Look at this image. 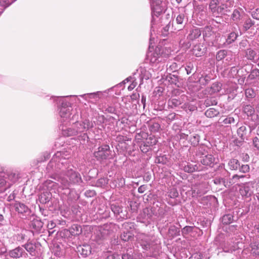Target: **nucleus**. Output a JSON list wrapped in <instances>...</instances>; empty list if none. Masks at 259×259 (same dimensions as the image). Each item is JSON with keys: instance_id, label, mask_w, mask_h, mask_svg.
Segmentation results:
<instances>
[{"instance_id": "obj_61", "label": "nucleus", "mask_w": 259, "mask_h": 259, "mask_svg": "<svg viewBox=\"0 0 259 259\" xmlns=\"http://www.w3.org/2000/svg\"><path fill=\"white\" fill-rule=\"evenodd\" d=\"M120 212L119 213V214H118V216H116V218L118 219V220H120L121 221L124 220V219H127L128 218V216H127V212L126 211V210H124V211L123 210V209H122L121 210H120Z\"/></svg>"}, {"instance_id": "obj_7", "label": "nucleus", "mask_w": 259, "mask_h": 259, "mask_svg": "<svg viewBox=\"0 0 259 259\" xmlns=\"http://www.w3.org/2000/svg\"><path fill=\"white\" fill-rule=\"evenodd\" d=\"M230 173L226 169L221 171L220 174H217L213 181L216 185L223 184L225 187H227L229 186L227 178L230 176Z\"/></svg>"}, {"instance_id": "obj_8", "label": "nucleus", "mask_w": 259, "mask_h": 259, "mask_svg": "<svg viewBox=\"0 0 259 259\" xmlns=\"http://www.w3.org/2000/svg\"><path fill=\"white\" fill-rule=\"evenodd\" d=\"M122 226L126 231H123L120 235L121 239L124 241H129L134 238V234L128 230V229H132L134 227V223L125 222L123 224Z\"/></svg>"}, {"instance_id": "obj_23", "label": "nucleus", "mask_w": 259, "mask_h": 259, "mask_svg": "<svg viewBox=\"0 0 259 259\" xmlns=\"http://www.w3.org/2000/svg\"><path fill=\"white\" fill-rule=\"evenodd\" d=\"M201 32L199 28H193L190 31L187 36V38L190 40H193L198 38L201 35Z\"/></svg>"}, {"instance_id": "obj_46", "label": "nucleus", "mask_w": 259, "mask_h": 259, "mask_svg": "<svg viewBox=\"0 0 259 259\" xmlns=\"http://www.w3.org/2000/svg\"><path fill=\"white\" fill-rule=\"evenodd\" d=\"M143 142L150 147V146L155 145L157 143V140L154 136H150L148 138H146V140Z\"/></svg>"}, {"instance_id": "obj_56", "label": "nucleus", "mask_w": 259, "mask_h": 259, "mask_svg": "<svg viewBox=\"0 0 259 259\" xmlns=\"http://www.w3.org/2000/svg\"><path fill=\"white\" fill-rule=\"evenodd\" d=\"M111 209L114 213V215L116 217L118 216V214H119L120 211V210L122 209V207H121L119 205L115 204H112L111 205Z\"/></svg>"}, {"instance_id": "obj_63", "label": "nucleus", "mask_w": 259, "mask_h": 259, "mask_svg": "<svg viewBox=\"0 0 259 259\" xmlns=\"http://www.w3.org/2000/svg\"><path fill=\"white\" fill-rule=\"evenodd\" d=\"M187 74H190L194 71V65L191 62H188L186 63V67L185 68Z\"/></svg>"}, {"instance_id": "obj_12", "label": "nucleus", "mask_w": 259, "mask_h": 259, "mask_svg": "<svg viewBox=\"0 0 259 259\" xmlns=\"http://www.w3.org/2000/svg\"><path fill=\"white\" fill-rule=\"evenodd\" d=\"M154 243L157 244L160 243V241L153 236H144L140 241V244L142 248L145 250L149 249Z\"/></svg>"}, {"instance_id": "obj_43", "label": "nucleus", "mask_w": 259, "mask_h": 259, "mask_svg": "<svg viewBox=\"0 0 259 259\" xmlns=\"http://www.w3.org/2000/svg\"><path fill=\"white\" fill-rule=\"evenodd\" d=\"M207 154V151L205 148L202 146H199L196 151L195 155L196 156L202 158V157Z\"/></svg>"}, {"instance_id": "obj_17", "label": "nucleus", "mask_w": 259, "mask_h": 259, "mask_svg": "<svg viewBox=\"0 0 259 259\" xmlns=\"http://www.w3.org/2000/svg\"><path fill=\"white\" fill-rule=\"evenodd\" d=\"M200 162L202 164L209 167H213L217 162L215 158L211 154H207L202 157L200 159Z\"/></svg>"}, {"instance_id": "obj_60", "label": "nucleus", "mask_w": 259, "mask_h": 259, "mask_svg": "<svg viewBox=\"0 0 259 259\" xmlns=\"http://www.w3.org/2000/svg\"><path fill=\"white\" fill-rule=\"evenodd\" d=\"M81 122L82 125L85 127V130H88L89 128H92L93 127V123L88 119H85Z\"/></svg>"}, {"instance_id": "obj_30", "label": "nucleus", "mask_w": 259, "mask_h": 259, "mask_svg": "<svg viewBox=\"0 0 259 259\" xmlns=\"http://www.w3.org/2000/svg\"><path fill=\"white\" fill-rule=\"evenodd\" d=\"M182 103V102L180 98H171L168 101V107H170L171 108H176L179 105H181Z\"/></svg>"}, {"instance_id": "obj_20", "label": "nucleus", "mask_w": 259, "mask_h": 259, "mask_svg": "<svg viewBox=\"0 0 259 259\" xmlns=\"http://www.w3.org/2000/svg\"><path fill=\"white\" fill-rule=\"evenodd\" d=\"M44 223L40 220L38 218L33 217V219L30 221V227L33 229L36 232H40L42 227Z\"/></svg>"}, {"instance_id": "obj_18", "label": "nucleus", "mask_w": 259, "mask_h": 259, "mask_svg": "<svg viewBox=\"0 0 259 259\" xmlns=\"http://www.w3.org/2000/svg\"><path fill=\"white\" fill-rule=\"evenodd\" d=\"M157 208L153 206L150 208L146 207L143 209L142 216L144 219L152 220L154 216H157Z\"/></svg>"}, {"instance_id": "obj_59", "label": "nucleus", "mask_w": 259, "mask_h": 259, "mask_svg": "<svg viewBox=\"0 0 259 259\" xmlns=\"http://www.w3.org/2000/svg\"><path fill=\"white\" fill-rule=\"evenodd\" d=\"M107 184L108 180L106 178H102L97 181L96 185L97 187H102Z\"/></svg>"}, {"instance_id": "obj_58", "label": "nucleus", "mask_w": 259, "mask_h": 259, "mask_svg": "<svg viewBox=\"0 0 259 259\" xmlns=\"http://www.w3.org/2000/svg\"><path fill=\"white\" fill-rule=\"evenodd\" d=\"M102 95V93L101 92H97L96 93H93L88 94H84L82 96H88L90 98H94V99H99L101 97Z\"/></svg>"}, {"instance_id": "obj_1", "label": "nucleus", "mask_w": 259, "mask_h": 259, "mask_svg": "<svg viewBox=\"0 0 259 259\" xmlns=\"http://www.w3.org/2000/svg\"><path fill=\"white\" fill-rule=\"evenodd\" d=\"M66 160L57 156H53L46 168L50 178L60 182L64 186H67L68 182L64 177V172L67 169Z\"/></svg>"}, {"instance_id": "obj_41", "label": "nucleus", "mask_w": 259, "mask_h": 259, "mask_svg": "<svg viewBox=\"0 0 259 259\" xmlns=\"http://www.w3.org/2000/svg\"><path fill=\"white\" fill-rule=\"evenodd\" d=\"M243 112L247 114L248 116H252L254 115V109L250 105H246L243 107Z\"/></svg>"}, {"instance_id": "obj_13", "label": "nucleus", "mask_w": 259, "mask_h": 259, "mask_svg": "<svg viewBox=\"0 0 259 259\" xmlns=\"http://www.w3.org/2000/svg\"><path fill=\"white\" fill-rule=\"evenodd\" d=\"M9 255L13 258H19L20 257H26L28 254L25 252L22 246L21 247L18 246L10 250L8 252Z\"/></svg>"}, {"instance_id": "obj_54", "label": "nucleus", "mask_w": 259, "mask_h": 259, "mask_svg": "<svg viewBox=\"0 0 259 259\" xmlns=\"http://www.w3.org/2000/svg\"><path fill=\"white\" fill-rule=\"evenodd\" d=\"M185 21H187V20L184 13H180L177 16L176 18V22L178 24L182 25Z\"/></svg>"}, {"instance_id": "obj_21", "label": "nucleus", "mask_w": 259, "mask_h": 259, "mask_svg": "<svg viewBox=\"0 0 259 259\" xmlns=\"http://www.w3.org/2000/svg\"><path fill=\"white\" fill-rule=\"evenodd\" d=\"M244 57L248 60L253 61L256 57V51L255 48L252 47V45L244 50Z\"/></svg>"}, {"instance_id": "obj_9", "label": "nucleus", "mask_w": 259, "mask_h": 259, "mask_svg": "<svg viewBox=\"0 0 259 259\" xmlns=\"http://www.w3.org/2000/svg\"><path fill=\"white\" fill-rule=\"evenodd\" d=\"M151 7L152 10V16L158 17L164 10L162 0H151Z\"/></svg>"}, {"instance_id": "obj_24", "label": "nucleus", "mask_w": 259, "mask_h": 259, "mask_svg": "<svg viewBox=\"0 0 259 259\" xmlns=\"http://www.w3.org/2000/svg\"><path fill=\"white\" fill-rule=\"evenodd\" d=\"M206 48L200 44L195 45L193 49V54L196 57H200L203 55L205 52Z\"/></svg>"}, {"instance_id": "obj_40", "label": "nucleus", "mask_w": 259, "mask_h": 259, "mask_svg": "<svg viewBox=\"0 0 259 259\" xmlns=\"http://www.w3.org/2000/svg\"><path fill=\"white\" fill-rule=\"evenodd\" d=\"M168 161V158L166 155H160L157 156L155 160V162L158 164H166Z\"/></svg>"}, {"instance_id": "obj_38", "label": "nucleus", "mask_w": 259, "mask_h": 259, "mask_svg": "<svg viewBox=\"0 0 259 259\" xmlns=\"http://www.w3.org/2000/svg\"><path fill=\"white\" fill-rule=\"evenodd\" d=\"M257 77H259V69L253 67H251L250 73L248 76L247 79L253 80Z\"/></svg>"}, {"instance_id": "obj_33", "label": "nucleus", "mask_w": 259, "mask_h": 259, "mask_svg": "<svg viewBox=\"0 0 259 259\" xmlns=\"http://www.w3.org/2000/svg\"><path fill=\"white\" fill-rule=\"evenodd\" d=\"M219 123L222 124V125L228 126L229 124H231L235 122V119L231 116H228L224 119L222 118H220L219 120Z\"/></svg>"}, {"instance_id": "obj_5", "label": "nucleus", "mask_w": 259, "mask_h": 259, "mask_svg": "<svg viewBox=\"0 0 259 259\" xmlns=\"http://www.w3.org/2000/svg\"><path fill=\"white\" fill-rule=\"evenodd\" d=\"M162 51L160 47H157L153 51H149L147 55V59L151 64H158L162 60Z\"/></svg>"}, {"instance_id": "obj_44", "label": "nucleus", "mask_w": 259, "mask_h": 259, "mask_svg": "<svg viewBox=\"0 0 259 259\" xmlns=\"http://www.w3.org/2000/svg\"><path fill=\"white\" fill-rule=\"evenodd\" d=\"M252 45L247 39L241 40L239 43V50L244 52V50L251 46Z\"/></svg>"}, {"instance_id": "obj_2", "label": "nucleus", "mask_w": 259, "mask_h": 259, "mask_svg": "<svg viewBox=\"0 0 259 259\" xmlns=\"http://www.w3.org/2000/svg\"><path fill=\"white\" fill-rule=\"evenodd\" d=\"M111 228L110 224H104L103 226H98L94 230L92 236L93 240L99 244L103 243L111 233Z\"/></svg>"}, {"instance_id": "obj_11", "label": "nucleus", "mask_w": 259, "mask_h": 259, "mask_svg": "<svg viewBox=\"0 0 259 259\" xmlns=\"http://www.w3.org/2000/svg\"><path fill=\"white\" fill-rule=\"evenodd\" d=\"M226 61L227 62L226 63L227 65L234 66L231 67V70L238 72V70H237L236 67L242 68V65L240 63L241 60H240L239 57L236 58L234 55H232L231 52H229L227 54V56L226 57Z\"/></svg>"}, {"instance_id": "obj_14", "label": "nucleus", "mask_w": 259, "mask_h": 259, "mask_svg": "<svg viewBox=\"0 0 259 259\" xmlns=\"http://www.w3.org/2000/svg\"><path fill=\"white\" fill-rule=\"evenodd\" d=\"M64 234L67 237L70 236H78L81 234L82 230L81 227L78 224H73L69 229L63 230Z\"/></svg>"}, {"instance_id": "obj_10", "label": "nucleus", "mask_w": 259, "mask_h": 259, "mask_svg": "<svg viewBox=\"0 0 259 259\" xmlns=\"http://www.w3.org/2000/svg\"><path fill=\"white\" fill-rule=\"evenodd\" d=\"M110 153L109 146L104 145L98 148V150L94 152V156L98 160H104L109 157Z\"/></svg>"}, {"instance_id": "obj_16", "label": "nucleus", "mask_w": 259, "mask_h": 259, "mask_svg": "<svg viewBox=\"0 0 259 259\" xmlns=\"http://www.w3.org/2000/svg\"><path fill=\"white\" fill-rule=\"evenodd\" d=\"M77 251L83 257H86L92 253L91 246L87 244L79 245L77 247Z\"/></svg>"}, {"instance_id": "obj_15", "label": "nucleus", "mask_w": 259, "mask_h": 259, "mask_svg": "<svg viewBox=\"0 0 259 259\" xmlns=\"http://www.w3.org/2000/svg\"><path fill=\"white\" fill-rule=\"evenodd\" d=\"M39 245H40V243L38 242H36L28 240L27 243L22 245V247L24 248L31 255L34 256L36 254V248Z\"/></svg>"}, {"instance_id": "obj_6", "label": "nucleus", "mask_w": 259, "mask_h": 259, "mask_svg": "<svg viewBox=\"0 0 259 259\" xmlns=\"http://www.w3.org/2000/svg\"><path fill=\"white\" fill-rule=\"evenodd\" d=\"M14 207L15 210L18 212L20 217L21 218L26 219L31 215V210L24 203L16 202L15 203Z\"/></svg>"}, {"instance_id": "obj_32", "label": "nucleus", "mask_w": 259, "mask_h": 259, "mask_svg": "<svg viewBox=\"0 0 259 259\" xmlns=\"http://www.w3.org/2000/svg\"><path fill=\"white\" fill-rule=\"evenodd\" d=\"M234 221V215L232 213H227L222 218V222L224 225H229Z\"/></svg>"}, {"instance_id": "obj_48", "label": "nucleus", "mask_w": 259, "mask_h": 259, "mask_svg": "<svg viewBox=\"0 0 259 259\" xmlns=\"http://www.w3.org/2000/svg\"><path fill=\"white\" fill-rule=\"evenodd\" d=\"M218 103L216 99L214 97L207 98L205 100L204 105L206 107L210 106L212 105H215Z\"/></svg>"}, {"instance_id": "obj_29", "label": "nucleus", "mask_w": 259, "mask_h": 259, "mask_svg": "<svg viewBox=\"0 0 259 259\" xmlns=\"http://www.w3.org/2000/svg\"><path fill=\"white\" fill-rule=\"evenodd\" d=\"M228 166L230 169L232 170H237L240 167V162L238 160L232 158L228 162Z\"/></svg>"}, {"instance_id": "obj_36", "label": "nucleus", "mask_w": 259, "mask_h": 259, "mask_svg": "<svg viewBox=\"0 0 259 259\" xmlns=\"http://www.w3.org/2000/svg\"><path fill=\"white\" fill-rule=\"evenodd\" d=\"M212 35L213 36L214 33L212 31L211 28L208 26L205 27L203 32V36L204 40L205 41L209 40V38Z\"/></svg>"}, {"instance_id": "obj_22", "label": "nucleus", "mask_w": 259, "mask_h": 259, "mask_svg": "<svg viewBox=\"0 0 259 259\" xmlns=\"http://www.w3.org/2000/svg\"><path fill=\"white\" fill-rule=\"evenodd\" d=\"M183 170L187 172L192 173L195 171H201L202 167L200 165L194 164L191 163H187V164L183 166Z\"/></svg>"}, {"instance_id": "obj_25", "label": "nucleus", "mask_w": 259, "mask_h": 259, "mask_svg": "<svg viewBox=\"0 0 259 259\" xmlns=\"http://www.w3.org/2000/svg\"><path fill=\"white\" fill-rule=\"evenodd\" d=\"M222 84L219 82L213 83L211 87L206 89L207 92L210 94H213L219 92L222 89Z\"/></svg>"}, {"instance_id": "obj_34", "label": "nucleus", "mask_w": 259, "mask_h": 259, "mask_svg": "<svg viewBox=\"0 0 259 259\" xmlns=\"http://www.w3.org/2000/svg\"><path fill=\"white\" fill-rule=\"evenodd\" d=\"M168 235L172 237H175L180 235V229L175 226H170L168 231Z\"/></svg>"}, {"instance_id": "obj_55", "label": "nucleus", "mask_w": 259, "mask_h": 259, "mask_svg": "<svg viewBox=\"0 0 259 259\" xmlns=\"http://www.w3.org/2000/svg\"><path fill=\"white\" fill-rule=\"evenodd\" d=\"M200 136L197 134H194L190 138V141L194 146H197L199 142Z\"/></svg>"}, {"instance_id": "obj_28", "label": "nucleus", "mask_w": 259, "mask_h": 259, "mask_svg": "<svg viewBox=\"0 0 259 259\" xmlns=\"http://www.w3.org/2000/svg\"><path fill=\"white\" fill-rule=\"evenodd\" d=\"M202 185L199 184L192 188V194L193 196H201L205 194L206 191L202 190Z\"/></svg>"}, {"instance_id": "obj_52", "label": "nucleus", "mask_w": 259, "mask_h": 259, "mask_svg": "<svg viewBox=\"0 0 259 259\" xmlns=\"http://www.w3.org/2000/svg\"><path fill=\"white\" fill-rule=\"evenodd\" d=\"M160 125L158 122H153L149 125V130L151 132L156 133L159 131Z\"/></svg>"}, {"instance_id": "obj_3", "label": "nucleus", "mask_w": 259, "mask_h": 259, "mask_svg": "<svg viewBox=\"0 0 259 259\" xmlns=\"http://www.w3.org/2000/svg\"><path fill=\"white\" fill-rule=\"evenodd\" d=\"M67 176L69 178L68 184L65 187H68L69 185V183L80 184L82 183V180L79 173L75 171L73 169L70 168L65 169L64 172V176Z\"/></svg>"}, {"instance_id": "obj_4", "label": "nucleus", "mask_w": 259, "mask_h": 259, "mask_svg": "<svg viewBox=\"0 0 259 259\" xmlns=\"http://www.w3.org/2000/svg\"><path fill=\"white\" fill-rule=\"evenodd\" d=\"M72 127L68 128L66 130L63 131V135L66 136H75L79 133L83 132L85 127L83 126L81 122L75 121Z\"/></svg>"}, {"instance_id": "obj_49", "label": "nucleus", "mask_w": 259, "mask_h": 259, "mask_svg": "<svg viewBox=\"0 0 259 259\" xmlns=\"http://www.w3.org/2000/svg\"><path fill=\"white\" fill-rule=\"evenodd\" d=\"M212 79L211 75L206 74L202 75V77L200 79V81L203 85H206L208 84Z\"/></svg>"}, {"instance_id": "obj_53", "label": "nucleus", "mask_w": 259, "mask_h": 259, "mask_svg": "<svg viewBox=\"0 0 259 259\" xmlns=\"http://www.w3.org/2000/svg\"><path fill=\"white\" fill-rule=\"evenodd\" d=\"M105 259H120L119 254L111 252H106L104 255Z\"/></svg>"}, {"instance_id": "obj_37", "label": "nucleus", "mask_w": 259, "mask_h": 259, "mask_svg": "<svg viewBox=\"0 0 259 259\" xmlns=\"http://www.w3.org/2000/svg\"><path fill=\"white\" fill-rule=\"evenodd\" d=\"M251 253L254 255H259V240L251 243Z\"/></svg>"}, {"instance_id": "obj_51", "label": "nucleus", "mask_w": 259, "mask_h": 259, "mask_svg": "<svg viewBox=\"0 0 259 259\" xmlns=\"http://www.w3.org/2000/svg\"><path fill=\"white\" fill-rule=\"evenodd\" d=\"M238 34L234 32L230 33L227 37V42L228 44H231L234 42L237 38Z\"/></svg>"}, {"instance_id": "obj_26", "label": "nucleus", "mask_w": 259, "mask_h": 259, "mask_svg": "<svg viewBox=\"0 0 259 259\" xmlns=\"http://www.w3.org/2000/svg\"><path fill=\"white\" fill-rule=\"evenodd\" d=\"M218 0H211L209 4V9L214 16L217 17L218 8L219 7Z\"/></svg>"}, {"instance_id": "obj_47", "label": "nucleus", "mask_w": 259, "mask_h": 259, "mask_svg": "<svg viewBox=\"0 0 259 259\" xmlns=\"http://www.w3.org/2000/svg\"><path fill=\"white\" fill-rule=\"evenodd\" d=\"M60 115L62 117L69 118L70 115L69 109L62 107L60 109Z\"/></svg>"}, {"instance_id": "obj_19", "label": "nucleus", "mask_w": 259, "mask_h": 259, "mask_svg": "<svg viewBox=\"0 0 259 259\" xmlns=\"http://www.w3.org/2000/svg\"><path fill=\"white\" fill-rule=\"evenodd\" d=\"M232 6L230 3L221 4L218 8L217 16L219 15L228 16L231 12Z\"/></svg>"}, {"instance_id": "obj_62", "label": "nucleus", "mask_w": 259, "mask_h": 259, "mask_svg": "<svg viewBox=\"0 0 259 259\" xmlns=\"http://www.w3.org/2000/svg\"><path fill=\"white\" fill-rule=\"evenodd\" d=\"M168 195L171 198H176L179 196V193L176 188H172L168 192Z\"/></svg>"}, {"instance_id": "obj_50", "label": "nucleus", "mask_w": 259, "mask_h": 259, "mask_svg": "<svg viewBox=\"0 0 259 259\" xmlns=\"http://www.w3.org/2000/svg\"><path fill=\"white\" fill-rule=\"evenodd\" d=\"M231 18L234 21L238 22L241 19V14L240 11L235 9L234 10L232 15Z\"/></svg>"}, {"instance_id": "obj_57", "label": "nucleus", "mask_w": 259, "mask_h": 259, "mask_svg": "<svg viewBox=\"0 0 259 259\" xmlns=\"http://www.w3.org/2000/svg\"><path fill=\"white\" fill-rule=\"evenodd\" d=\"M254 24V22L251 19H247L245 21V22L243 25L244 30V31L248 30Z\"/></svg>"}, {"instance_id": "obj_42", "label": "nucleus", "mask_w": 259, "mask_h": 259, "mask_svg": "<svg viewBox=\"0 0 259 259\" xmlns=\"http://www.w3.org/2000/svg\"><path fill=\"white\" fill-rule=\"evenodd\" d=\"M229 53L228 51L225 50H220L217 52L216 54V60L217 61H220L225 59L226 56H227V54Z\"/></svg>"}, {"instance_id": "obj_64", "label": "nucleus", "mask_w": 259, "mask_h": 259, "mask_svg": "<svg viewBox=\"0 0 259 259\" xmlns=\"http://www.w3.org/2000/svg\"><path fill=\"white\" fill-rule=\"evenodd\" d=\"M195 227L193 226H185L182 230V233L183 235L184 234H188L189 233L192 232L194 229Z\"/></svg>"}, {"instance_id": "obj_39", "label": "nucleus", "mask_w": 259, "mask_h": 259, "mask_svg": "<svg viewBox=\"0 0 259 259\" xmlns=\"http://www.w3.org/2000/svg\"><path fill=\"white\" fill-rule=\"evenodd\" d=\"M166 79L169 82H170V84H173L178 86L177 84L179 82V78L178 75L169 74L166 76Z\"/></svg>"}, {"instance_id": "obj_27", "label": "nucleus", "mask_w": 259, "mask_h": 259, "mask_svg": "<svg viewBox=\"0 0 259 259\" xmlns=\"http://www.w3.org/2000/svg\"><path fill=\"white\" fill-rule=\"evenodd\" d=\"M52 199V194L50 192H44L39 196V200L42 204L48 203Z\"/></svg>"}, {"instance_id": "obj_45", "label": "nucleus", "mask_w": 259, "mask_h": 259, "mask_svg": "<svg viewBox=\"0 0 259 259\" xmlns=\"http://www.w3.org/2000/svg\"><path fill=\"white\" fill-rule=\"evenodd\" d=\"M4 175L0 176V191L3 192L6 190L9 186H6V181Z\"/></svg>"}, {"instance_id": "obj_35", "label": "nucleus", "mask_w": 259, "mask_h": 259, "mask_svg": "<svg viewBox=\"0 0 259 259\" xmlns=\"http://www.w3.org/2000/svg\"><path fill=\"white\" fill-rule=\"evenodd\" d=\"M219 114L220 112L213 108H209L205 112V115L208 118H212L215 117Z\"/></svg>"}, {"instance_id": "obj_31", "label": "nucleus", "mask_w": 259, "mask_h": 259, "mask_svg": "<svg viewBox=\"0 0 259 259\" xmlns=\"http://www.w3.org/2000/svg\"><path fill=\"white\" fill-rule=\"evenodd\" d=\"M247 128L245 125L241 126L237 130V135L241 140H244L247 138Z\"/></svg>"}]
</instances>
